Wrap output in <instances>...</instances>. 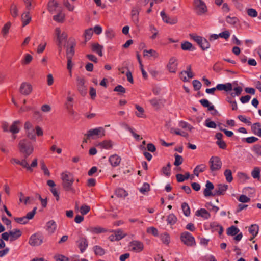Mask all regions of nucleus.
Wrapping results in <instances>:
<instances>
[{"label": "nucleus", "mask_w": 261, "mask_h": 261, "mask_svg": "<svg viewBox=\"0 0 261 261\" xmlns=\"http://www.w3.org/2000/svg\"><path fill=\"white\" fill-rule=\"evenodd\" d=\"M18 147L20 151L24 154L25 158H27L32 154L34 151L32 143L29 140L26 139L20 141Z\"/></svg>", "instance_id": "nucleus-1"}, {"label": "nucleus", "mask_w": 261, "mask_h": 261, "mask_svg": "<svg viewBox=\"0 0 261 261\" xmlns=\"http://www.w3.org/2000/svg\"><path fill=\"white\" fill-rule=\"evenodd\" d=\"M55 35L57 37L59 51L61 53L62 49V46H65V45H63V43L66 42L68 35L65 32L62 33L59 28H56L55 29Z\"/></svg>", "instance_id": "nucleus-2"}, {"label": "nucleus", "mask_w": 261, "mask_h": 261, "mask_svg": "<svg viewBox=\"0 0 261 261\" xmlns=\"http://www.w3.org/2000/svg\"><path fill=\"white\" fill-rule=\"evenodd\" d=\"M105 135V130L102 127H96L93 129H89L85 136L87 139H97L101 138Z\"/></svg>", "instance_id": "nucleus-3"}, {"label": "nucleus", "mask_w": 261, "mask_h": 261, "mask_svg": "<svg viewBox=\"0 0 261 261\" xmlns=\"http://www.w3.org/2000/svg\"><path fill=\"white\" fill-rule=\"evenodd\" d=\"M209 167L211 172L212 173L215 172L219 170L222 165V162L218 156H212L209 161Z\"/></svg>", "instance_id": "nucleus-4"}, {"label": "nucleus", "mask_w": 261, "mask_h": 261, "mask_svg": "<svg viewBox=\"0 0 261 261\" xmlns=\"http://www.w3.org/2000/svg\"><path fill=\"white\" fill-rule=\"evenodd\" d=\"M194 10L198 15H201L207 12V7L202 0H194Z\"/></svg>", "instance_id": "nucleus-5"}, {"label": "nucleus", "mask_w": 261, "mask_h": 261, "mask_svg": "<svg viewBox=\"0 0 261 261\" xmlns=\"http://www.w3.org/2000/svg\"><path fill=\"white\" fill-rule=\"evenodd\" d=\"M61 178L62 180V186L63 188H68L70 186H72L74 182L73 175L68 171H65L61 173Z\"/></svg>", "instance_id": "nucleus-6"}, {"label": "nucleus", "mask_w": 261, "mask_h": 261, "mask_svg": "<svg viewBox=\"0 0 261 261\" xmlns=\"http://www.w3.org/2000/svg\"><path fill=\"white\" fill-rule=\"evenodd\" d=\"M191 38L200 46L203 50L207 49L210 47V44L205 38L194 35H191Z\"/></svg>", "instance_id": "nucleus-7"}, {"label": "nucleus", "mask_w": 261, "mask_h": 261, "mask_svg": "<svg viewBox=\"0 0 261 261\" xmlns=\"http://www.w3.org/2000/svg\"><path fill=\"white\" fill-rule=\"evenodd\" d=\"M27 137L34 141H36V135L42 136L43 135V131L39 126H36L35 128H33L26 132Z\"/></svg>", "instance_id": "nucleus-8"}, {"label": "nucleus", "mask_w": 261, "mask_h": 261, "mask_svg": "<svg viewBox=\"0 0 261 261\" xmlns=\"http://www.w3.org/2000/svg\"><path fill=\"white\" fill-rule=\"evenodd\" d=\"M180 239L182 242L188 246L195 245L194 237L189 232L185 231L181 234Z\"/></svg>", "instance_id": "nucleus-9"}, {"label": "nucleus", "mask_w": 261, "mask_h": 261, "mask_svg": "<svg viewBox=\"0 0 261 261\" xmlns=\"http://www.w3.org/2000/svg\"><path fill=\"white\" fill-rule=\"evenodd\" d=\"M43 242V236L40 233H36L31 236L29 244L32 246H38Z\"/></svg>", "instance_id": "nucleus-10"}, {"label": "nucleus", "mask_w": 261, "mask_h": 261, "mask_svg": "<svg viewBox=\"0 0 261 261\" xmlns=\"http://www.w3.org/2000/svg\"><path fill=\"white\" fill-rule=\"evenodd\" d=\"M128 248L129 250L130 251L136 253H139L143 250L144 244L141 241L133 240L129 243Z\"/></svg>", "instance_id": "nucleus-11"}, {"label": "nucleus", "mask_w": 261, "mask_h": 261, "mask_svg": "<svg viewBox=\"0 0 261 261\" xmlns=\"http://www.w3.org/2000/svg\"><path fill=\"white\" fill-rule=\"evenodd\" d=\"M78 91L83 96L87 93V86L85 85V79L83 77L77 76L76 79Z\"/></svg>", "instance_id": "nucleus-12"}, {"label": "nucleus", "mask_w": 261, "mask_h": 261, "mask_svg": "<svg viewBox=\"0 0 261 261\" xmlns=\"http://www.w3.org/2000/svg\"><path fill=\"white\" fill-rule=\"evenodd\" d=\"M33 88L31 84L28 82H23L19 87V92L24 95H29L32 91Z\"/></svg>", "instance_id": "nucleus-13"}, {"label": "nucleus", "mask_w": 261, "mask_h": 261, "mask_svg": "<svg viewBox=\"0 0 261 261\" xmlns=\"http://www.w3.org/2000/svg\"><path fill=\"white\" fill-rule=\"evenodd\" d=\"M177 65L176 59L174 57H172L170 59L167 67L170 72L175 73L177 70Z\"/></svg>", "instance_id": "nucleus-14"}, {"label": "nucleus", "mask_w": 261, "mask_h": 261, "mask_svg": "<svg viewBox=\"0 0 261 261\" xmlns=\"http://www.w3.org/2000/svg\"><path fill=\"white\" fill-rule=\"evenodd\" d=\"M77 246L82 253L86 250L88 245L87 239L83 237L80 236L77 241Z\"/></svg>", "instance_id": "nucleus-15"}, {"label": "nucleus", "mask_w": 261, "mask_h": 261, "mask_svg": "<svg viewBox=\"0 0 261 261\" xmlns=\"http://www.w3.org/2000/svg\"><path fill=\"white\" fill-rule=\"evenodd\" d=\"M160 14L164 22L167 23L175 24L177 22V18L176 17H170L164 11H162Z\"/></svg>", "instance_id": "nucleus-16"}, {"label": "nucleus", "mask_w": 261, "mask_h": 261, "mask_svg": "<svg viewBox=\"0 0 261 261\" xmlns=\"http://www.w3.org/2000/svg\"><path fill=\"white\" fill-rule=\"evenodd\" d=\"M46 230L49 234H53L56 230L57 225L54 220H50L47 222L45 225Z\"/></svg>", "instance_id": "nucleus-17"}, {"label": "nucleus", "mask_w": 261, "mask_h": 261, "mask_svg": "<svg viewBox=\"0 0 261 261\" xmlns=\"http://www.w3.org/2000/svg\"><path fill=\"white\" fill-rule=\"evenodd\" d=\"M228 189V185L225 184H219L216 188L213 196L224 195Z\"/></svg>", "instance_id": "nucleus-18"}, {"label": "nucleus", "mask_w": 261, "mask_h": 261, "mask_svg": "<svg viewBox=\"0 0 261 261\" xmlns=\"http://www.w3.org/2000/svg\"><path fill=\"white\" fill-rule=\"evenodd\" d=\"M121 160V158L117 154L112 155L109 159V162L114 167L118 166L120 164Z\"/></svg>", "instance_id": "nucleus-19"}, {"label": "nucleus", "mask_w": 261, "mask_h": 261, "mask_svg": "<svg viewBox=\"0 0 261 261\" xmlns=\"http://www.w3.org/2000/svg\"><path fill=\"white\" fill-rule=\"evenodd\" d=\"M205 187L206 188L203 191L204 196L208 197L213 196L214 193L211 192V190L214 188L213 183L207 180L206 182Z\"/></svg>", "instance_id": "nucleus-20"}, {"label": "nucleus", "mask_w": 261, "mask_h": 261, "mask_svg": "<svg viewBox=\"0 0 261 261\" xmlns=\"http://www.w3.org/2000/svg\"><path fill=\"white\" fill-rule=\"evenodd\" d=\"M10 241H13L18 239L22 234L21 231L18 229L9 231Z\"/></svg>", "instance_id": "nucleus-21"}, {"label": "nucleus", "mask_w": 261, "mask_h": 261, "mask_svg": "<svg viewBox=\"0 0 261 261\" xmlns=\"http://www.w3.org/2000/svg\"><path fill=\"white\" fill-rule=\"evenodd\" d=\"M31 16L30 14L29 11L24 12L21 15V21L22 23V27H25L28 25L31 21Z\"/></svg>", "instance_id": "nucleus-22"}, {"label": "nucleus", "mask_w": 261, "mask_h": 261, "mask_svg": "<svg viewBox=\"0 0 261 261\" xmlns=\"http://www.w3.org/2000/svg\"><path fill=\"white\" fill-rule=\"evenodd\" d=\"M216 88L218 90H224L226 92H228L232 90V85L230 83H227L225 84H219L216 86Z\"/></svg>", "instance_id": "nucleus-23"}, {"label": "nucleus", "mask_w": 261, "mask_h": 261, "mask_svg": "<svg viewBox=\"0 0 261 261\" xmlns=\"http://www.w3.org/2000/svg\"><path fill=\"white\" fill-rule=\"evenodd\" d=\"M251 130L253 134L261 137V124L256 122L253 124L251 126Z\"/></svg>", "instance_id": "nucleus-24"}, {"label": "nucleus", "mask_w": 261, "mask_h": 261, "mask_svg": "<svg viewBox=\"0 0 261 261\" xmlns=\"http://www.w3.org/2000/svg\"><path fill=\"white\" fill-rule=\"evenodd\" d=\"M206 169L207 166L205 164H201L198 165L194 169V174L196 176H198L199 173L204 172Z\"/></svg>", "instance_id": "nucleus-25"}, {"label": "nucleus", "mask_w": 261, "mask_h": 261, "mask_svg": "<svg viewBox=\"0 0 261 261\" xmlns=\"http://www.w3.org/2000/svg\"><path fill=\"white\" fill-rule=\"evenodd\" d=\"M196 215L197 216H200L205 219H207L211 217L210 214L204 208H201L197 211Z\"/></svg>", "instance_id": "nucleus-26"}, {"label": "nucleus", "mask_w": 261, "mask_h": 261, "mask_svg": "<svg viewBox=\"0 0 261 261\" xmlns=\"http://www.w3.org/2000/svg\"><path fill=\"white\" fill-rule=\"evenodd\" d=\"M20 124V121L19 120L13 122L10 127L9 132L13 134H17L19 132L20 128L19 125Z\"/></svg>", "instance_id": "nucleus-27"}, {"label": "nucleus", "mask_w": 261, "mask_h": 261, "mask_svg": "<svg viewBox=\"0 0 261 261\" xmlns=\"http://www.w3.org/2000/svg\"><path fill=\"white\" fill-rule=\"evenodd\" d=\"M97 146H99L101 148L110 149L112 148L113 143L110 140H105L99 143Z\"/></svg>", "instance_id": "nucleus-28"}, {"label": "nucleus", "mask_w": 261, "mask_h": 261, "mask_svg": "<svg viewBox=\"0 0 261 261\" xmlns=\"http://www.w3.org/2000/svg\"><path fill=\"white\" fill-rule=\"evenodd\" d=\"M110 232H113L116 235L117 241H119L126 236V234L124 233L123 231L118 229L117 230H112Z\"/></svg>", "instance_id": "nucleus-29"}, {"label": "nucleus", "mask_w": 261, "mask_h": 261, "mask_svg": "<svg viewBox=\"0 0 261 261\" xmlns=\"http://www.w3.org/2000/svg\"><path fill=\"white\" fill-rule=\"evenodd\" d=\"M92 49L94 52L96 53L99 56H102L103 46L98 43L93 44L92 46Z\"/></svg>", "instance_id": "nucleus-30"}, {"label": "nucleus", "mask_w": 261, "mask_h": 261, "mask_svg": "<svg viewBox=\"0 0 261 261\" xmlns=\"http://www.w3.org/2000/svg\"><path fill=\"white\" fill-rule=\"evenodd\" d=\"M87 230L92 233H100L106 231L104 228L100 227H89Z\"/></svg>", "instance_id": "nucleus-31"}, {"label": "nucleus", "mask_w": 261, "mask_h": 261, "mask_svg": "<svg viewBox=\"0 0 261 261\" xmlns=\"http://www.w3.org/2000/svg\"><path fill=\"white\" fill-rule=\"evenodd\" d=\"M58 5V4L56 1L55 0H50L48 3V10L50 13H54L56 11Z\"/></svg>", "instance_id": "nucleus-32"}, {"label": "nucleus", "mask_w": 261, "mask_h": 261, "mask_svg": "<svg viewBox=\"0 0 261 261\" xmlns=\"http://www.w3.org/2000/svg\"><path fill=\"white\" fill-rule=\"evenodd\" d=\"M181 48L184 50L193 51L195 49L193 45L188 41H185L181 43Z\"/></svg>", "instance_id": "nucleus-33"}, {"label": "nucleus", "mask_w": 261, "mask_h": 261, "mask_svg": "<svg viewBox=\"0 0 261 261\" xmlns=\"http://www.w3.org/2000/svg\"><path fill=\"white\" fill-rule=\"evenodd\" d=\"M143 56L144 57H153L154 58H157L158 57V54L155 50L150 49L149 50H144L143 51Z\"/></svg>", "instance_id": "nucleus-34"}, {"label": "nucleus", "mask_w": 261, "mask_h": 261, "mask_svg": "<svg viewBox=\"0 0 261 261\" xmlns=\"http://www.w3.org/2000/svg\"><path fill=\"white\" fill-rule=\"evenodd\" d=\"M149 102L151 106L155 109H158L160 108L162 103L161 99L157 98H154L149 100Z\"/></svg>", "instance_id": "nucleus-35"}, {"label": "nucleus", "mask_w": 261, "mask_h": 261, "mask_svg": "<svg viewBox=\"0 0 261 261\" xmlns=\"http://www.w3.org/2000/svg\"><path fill=\"white\" fill-rule=\"evenodd\" d=\"M115 195L118 197H125L128 195V193L124 189L120 188L115 190Z\"/></svg>", "instance_id": "nucleus-36"}, {"label": "nucleus", "mask_w": 261, "mask_h": 261, "mask_svg": "<svg viewBox=\"0 0 261 261\" xmlns=\"http://www.w3.org/2000/svg\"><path fill=\"white\" fill-rule=\"evenodd\" d=\"M259 227L257 225L253 224L249 228V231L250 233L254 237H256L258 233Z\"/></svg>", "instance_id": "nucleus-37"}, {"label": "nucleus", "mask_w": 261, "mask_h": 261, "mask_svg": "<svg viewBox=\"0 0 261 261\" xmlns=\"http://www.w3.org/2000/svg\"><path fill=\"white\" fill-rule=\"evenodd\" d=\"M65 19V14L61 11L59 12L57 15L53 16V19L57 22H62Z\"/></svg>", "instance_id": "nucleus-38"}, {"label": "nucleus", "mask_w": 261, "mask_h": 261, "mask_svg": "<svg viewBox=\"0 0 261 261\" xmlns=\"http://www.w3.org/2000/svg\"><path fill=\"white\" fill-rule=\"evenodd\" d=\"M135 108L137 110L138 112H136L135 114L136 116L140 118H144L145 115L144 114V109L139 106L138 105H135Z\"/></svg>", "instance_id": "nucleus-39"}, {"label": "nucleus", "mask_w": 261, "mask_h": 261, "mask_svg": "<svg viewBox=\"0 0 261 261\" xmlns=\"http://www.w3.org/2000/svg\"><path fill=\"white\" fill-rule=\"evenodd\" d=\"M93 34L92 28H89L85 31L84 36L86 41L90 40Z\"/></svg>", "instance_id": "nucleus-40"}, {"label": "nucleus", "mask_w": 261, "mask_h": 261, "mask_svg": "<svg viewBox=\"0 0 261 261\" xmlns=\"http://www.w3.org/2000/svg\"><path fill=\"white\" fill-rule=\"evenodd\" d=\"M239 232V229L234 226L229 227L227 230V234L229 236H235Z\"/></svg>", "instance_id": "nucleus-41"}, {"label": "nucleus", "mask_w": 261, "mask_h": 261, "mask_svg": "<svg viewBox=\"0 0 261 261\" xmlns=\"http://www.w3.org/2000/svg\"><path fill=\"white\" fill-rule=\"evenodd\" d=\"M171 164L168 163L166 166H164L162 168V172L166 176L169 177L171 174Z\"/></svg>", "instance_id": "nucleus-42"}, {"label": "nucleus", "mask_w": 261, "mask_h": 261, "mask_svg": "<svg viewBox=\"0 0 261 261\" xmlns=\"http://www.w3.org/2000/svg\"><path fill=\"white\" fill-rule=\"evenodd\" d=\"M181 208L184 214L188 217L190 215V209L188 204L186 202H184L181 204Z\"/></svg>", "instance_id": "nucleus-43"}, {"label": "nucleus", "mask_w": 261, "mask_h": 261, "mask_svg": "<svg viewBox=\"0 0 261 261\" xmlns=\"http://www.w3.org/2000/svg\"><path fill=\"white\" fill-rule=\"evenodd\" d=\"M19 200L20 202H24L25 204L30 203V197L24 196L22 192H20L19 194Z\"/></svg>", "instance_id": "nucleus-44"}, {"label": "nucleus", "mask_w": 261, "mask_h": 261, "mask_svg": "<svg viewBox=\"0 0 261 261\" xmlns=\"http://www.w3.org/2000/svg\"><path fill=\"white\" fill-rule=\"evenodd\" d=\"M211 227L215 228V230H218L219 235H221L223 232V228L222 226L216 222H213L211 224Z\"/></svg>", "instance_id": "nucleus-45"}, {"label": "nucleus", "mask_w": 261, "mask_h": 261, "mask_svg": "<svg viewBox=\"0 0 261 261\" xmlns=\"http://www.w3.org/2000/svg\"><path fill=\"white\" fill-rule=\"evenodd\" d=\"M224 174L227 182H231L232 181V172L230 169L225 170Z\"/></svg>", "instance_id": "nucleus-46"}, {"label": "nucleus", "mask_w": 261, "mask_h": 261, "mask_svg": "<svg viewBox=\"0 0 261 261\" xmlns=\"http://www.w3.org/2000/svg\"><path fill=\"white\" fill-rule=\"evenodd\" d=\"M167 221L168 224L173 225L176 222L177 218L173 214H170L167 217Z\"/></svg>", "instance_id": "nucleus-47"}, {"label": "nucleus", "mask_w": 261, "mask_h": 261, "mask_svg": "<svg viewBox=\"0 0 261 261\" xmlns=\"http://www.w3.org/2000/svg\"><path fill=\"white\" fill-rule=\"evenodd\" d=\"M93 249L96 255L102 256L105 253L104 249L99 246H95Z\"/></svg>", "instance_id": "nucleus-48"}, {"label": "nucleus", "mask_w": 261, "mask_h": 261, "mask_svg": "<svg viewBox=\"0 0 261 261\" xmlns=\"http://www.w3.org/2000/svg\"><path fill=\"white\" fill-rule=\"evenodd\" d=\"M149 31L152 33L150 38L152 40L155 39L158 34V31L156 28L153 25L150 24L149 25Z\"/></svg>", "instance_id": "nucleus-49"}, {"label": "nucleus", "mask_w": 261, "mask_h": 261, "mask_svg": "<svg viewBox=\"0 0 261 261\" xmlns=\"http://www.w3.org/2000/svg\"><path fill=\"white\" fill-rule=\"evenodd\" d=\"M18 10L17 8V6L13 4L10 8V13L12 17H16L18 15Z\"/></svg>", "instance_id": "nucleus-50"}, {"label": "nucleus", "mask_w": 261, "mask_h": 261, "mask_svg": "<svg viewBox=\"0 0 261 261\" xmlns=\"http://www.w3.org/2000/svg\"><path fill=\"white\" fill-rule=\"evenodd\" d=\"M41 169L43 171L44 175L49 176L50 175V172L47 168L44 161H42L40 162Z\"/></svg>", "instance_id": "nucleus-51"}, {"label": "nucleus", "mask_w": 261, "mask_h": 261, "mask_svg": "<svg viewBox=\"0 0 261 261\" xmlns=\"http://www.w3.org/2000/svg\"><path fill=\"white\" fill-rule=\"evenodd\" d=\"M141 10V7L138 4H137L132 8L130 12V15H139Z\"/></svg>", "instance_id": "nucleus-52"}, {"label": "nucleus", "mask_w": 261, "mask_h": 261, "mask_svg": "<svg viewBox=\"0 0 261 261\" xmlns=\"http://www.w3.org/2000/svg\"><path fill=\"white\" fill-rule=\"evenodd\" d=\"M150 190V185L148 183H144L143 186L139 189V191L145 194L146 192H147Z\"/></svg>", "instance_id": "nucleus-53"}, {"label": "nucleus", "mask_w": 261, "mask_h": 261, "mask_svg": "<svg viewBox=\"0 0 261 261\" xmlns=\"http://www.w3.org/2000/svg\"><path fill=\"white\" fill-rule=\"evenodd\" d=\"M174 156H175V161L174 163V165L176 166H178L181 165L183 162L182 157L181 155H178L177 154H175Z\"/></svg>", "instance_id": "nucleus-54"}, {"label": "nucleus", "mask_w": 261, "mask_h": 261, "mask_svg": "<svg viewBox=\"0 0 261 261\" xmlns=\"http://www.w3.org/2000/svg\"><path fill=\"white\" fill-rule=\"evenodd\" d=\"M238 118L240 120L241 122L247 124L248 125H251V122L250 121V118L249 119L246 118V117L245 116L243 115H239L238 116Z\"/></svg>", "instance_id": "nucleus-55"}, {"label": "nucleus", "mask_w": 261, "mask_h": 261, "mask_svg": "<svg viewBox=\"0 0 261 261\" xmlns=\"http://www.w3.org/2000/svg\"><path fill=\"white\" fill-rule=\"evenodd\" d=\"M252 150L257 155H261V145L259 144L254 145L252 148Z\"/></svg>", "instance_id": "nucleus-56"}, {"label": "nucleus", "mask_w": 261, "mask_h": 261, "mask_svg": "<svg viewBox=\"0 0 261 261\" xmlns=\"http://www.w3.org/2000/svg\"><path fill=\"white\" fill-rule=\"evenodd\" d=\"M226 21L228 23L230 24L231 25H234L237 23V22L238 21V19L236 17H231L229 16H228L226 17Z\"/></svg>", "instance_id": "nucleus-57"}, {"label": "nucleus", "mask_w": 261, "mask_h": 261, "mask_svg": "<svg viewBox=\"0 0 261 261\" xmlns=\"http://www.w3.org/2000/svg\"><path fill=\"white\" fill-rule=\"evenodd\" d=\"M14 220L18 223L21 224H25L28 222L25 216L22 217H16L14 218Z\"/></svg>", "instance_id": "nucleus-58"}, {"label": "nucleus", "mask_w": 261, "mask_h": 261, "mask_svg": "<svg viewBox=\"0 0 261 261\" xmlns=\"http://www.w3.org/2000/svg\"><path fill=\"white\" fill-rule=\"evenodd\" d=\"M11 26V23L10 22H7L5 24L4 27L2 29V32L3 34V36L5 37L9 32V30L10 29Z\"/></svg>", "instance_id": "nucleus-59"}, {"label": "nucleus", "mask_w": 261, "mask_h": 261, "mask_svg": "<svg viewBox=\"0 0 261 261\" xmlns=\"http://www.w3.org/2000/svg\"><path fill=\"white\" fill-rule=\"evenodd\" d=\"M227 101L231 105L232 110L234 111L238 109V106L236 100H233L232 98L228 97Z\"/></svg>", "instance_id": "nucleus-60"}, {"label": "nucleus", "mask_w": 261, "mask_h": 261, "mask_svg": "<svg viewBox=\"0 0 261 261\" xmlns=\"http://www.w3.org/2000/svg\"><path fill=\"white\" fill-rule=\"evenodd\" d=\"M37 207H35L31 212L28 213L25 216V217L28 221L33 218L34 215L36 213Z\"/></svg>", "instance_id": "nucleus-61"}, {"label": "nucleus", "mask_w": 261, "mask_h": 261, "mask_svg": "<svg viewBox=\"0 0 261 261\" xmlns=\"http://www.w3.org/2000/svg\"><path fill=\"white\" fill-rule=\"evenodd\" d=\"M66 54L67 58L70 57V58H72L74 54V44L72 45L69 48L67 49Z\"/></svg>", "instance_id": "nucleus-62"}, {"label": "nucleus", "mask_w": 261, "mask_h": 261, "mask_svg": "<svg viewBox=\"0 0 261 261\" xmlns=\"http://www.w3.org/2000/svg\"><path fill=\"white\" fill-rule=\"evenodd\" d=\"M192 84L194 87V89L195 91L199 90L201 88L202 86V84L200 83V82L197 80H193L192 82Z\"/></svg>", "instance_id": "nucleus-63"}, {"label": "nucleus", "mask_w": 261, "mask_h": 261, "mask_svg": "<svg viewBox=\"0 0 261 261\" xmlns=\"http://www.w3.org/2000/svg\"><path fill=\"white\" fill-rule=\"evenodd\" d=\"M90 208L87 205H83L80 208V213L83 215L87 214L90 211Z\"/></svg>", "instance_id": "nucleus-64"}]
</instances>
